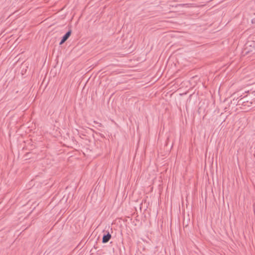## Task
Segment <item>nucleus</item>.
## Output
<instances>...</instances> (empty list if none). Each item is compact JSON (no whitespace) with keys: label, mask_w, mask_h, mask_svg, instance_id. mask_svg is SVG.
<instances>
[{"label":"nucleus","mask_w":255,"mask_h":255,"mask_svg":"<svg viewBox=\"0 0 255 255\" xmlns=\"http://www.w3.org/2000/svg\"><path fill=\"white\" fill-rule=\"evenodd\" d=\"M71 32H72V31L71 30H69V31H68L62 37V39L61 40V41L59 43V44L60 45H61L63 43H64L68 39V38L70 37V36L71 35Z\"/></svg>","instance_id":"nucleus-1"},{"label":"nucleus","mask_w":255,"mask_h":255,"mask_svg":"<svg viewBox=\"0 0 255 255\" xmlns=\"http://www.w3.org/2000/svg\"><path fill=\"white\" fill-rule=\"evenodd\" d=\"M111 235L109 232H108L106 234H104L103 235L102 238V243L104 244L108 243L111 239Z\"/></svg>","instance_id":"nucleus-2"},{"label":"nucleus","mask_w":255,"mask_h":255,"mask_svg":"<svg viewBox=\"0 0 255 255\" xmlns=\"http://www.w3.org/2000/svg\"><path fill=\"white\" fill-rule=\"evenodd\" d=\"M248 101L246 100V98L245 97L243 98H241L240 99L238 102V105H243L244 106H249V105H248Z\"/></svg>","instance_id":"nucleus-3"},{"label":"nucleus","mask_w":255,"mask_h":255,"mask_svg":"<svg viewBox=\"0 0 255 255\" xmlns=\"http://www.w3.org/2000/svg\"><path fill=\"white\" fill-rule=\"evenodd\" d=\"M94 123L95 124H98V127H103V125L101 123H99L97 122V121H94Z\"/></svg>","instance_id":"nucleus-4"},{"label":"nucleus","mask_w":255,"mask_h":255,"mask_svg":"<svg viewBox=\"0 0 255 255\" xmlns=\"http://www.w3.org/2000/svg\"><path fill=\"white\" fill-rule=\"evenodd\" d=\"M252 22L253 23H255V18H253L252 20Z\"/></svg>","instance_id":"nucleus-5"},{"label":"nucleus","mask_w":255,"mask_h":255,"mask_svg":"<svg viewBox=\"0 0 255 255\" xmlns=\"http://www.w3.org/2000/svg\"><path fill=\"white\" fill-rule=\"evenodd\" d=\"M188 5V4H187V3H186V4H183V5Z\"/></svg>","instance_id":"nucleus-6"}]
</instances>
